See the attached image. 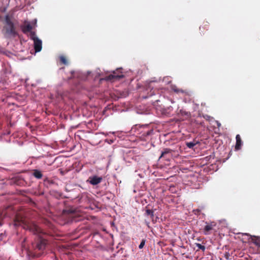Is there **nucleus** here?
Returning a JSON list of instances; mask_svg holds the SVG:
<instances>
[{
  "instance_id": "obj_1",
  "label": "nucleus",
  "mask_w": 260,
  "mask_h": 260,
  "mask_svg": "<svg viewBox=\"0 0 260 260\" xmlns=\"http://www.w3.org/2000/svg\"><path fill=\"white\" fill-rule=\"evenodd\" d=\"M15 226H22L24 229L28 230L34 234H43L42 230L35 223L28 221L24 217L17 214L14 220Z\"/></svg>"
},
{
  "instance_id": "obj_2",
  "label": "nucleus",
  "mask_w": 260,
  "mask_h": 260,
  "mask_svg": "<svg viewBox=\"0 0 260 260\" xmlns=\"http://www.w3.org/2000/svg\"><path fill=\"white\" fill-rule=\"evenodd\" d=\"M6 25L4 27L5 30V35L8 37H15L18 35V33L16 30L14 24L11 21L9 15L5 17Z\"/></svg>"
},
{
  "instance_id": "obj_3",
  "label": "nucleus",
  "mask_w": 260,
  "mask_h": 260,
  "mask_svg": "<svg viewBox=\"0 0 260 260\" xmlns=\"http://www.w3.org/2000/svg\"><path fill=\"white\" fill-rule=\"evenodd\" d=\"M215 226L216 223L214 222H210L209 223L206 222V225L202 230L203 233L205 235L211 234L212 231Z\"/></svg>"
},
{
  "instance_id": "obj_4",
  "label": "nucleus",
  "mask_w": 260,
  "mask_h": 260,
  "mask_svg": "<svg viewBox=\"0 0 260 260\" xmlns=\"http://www.w3.org/2000/svg\"><path fill=\"white\" fill-rule=\"evenodd\" d=\"M171 89L177 94H182L184 95H189L190 91L187 89H182L178 88L176 85L172 84L170 86Z\"/></svg>"
},
{
  "instance_id": "obj_5",
  "label": "nucleus",
  "mask_w": 260,
  "mask_h": 260,
  "mask_svg": "<svg viewBox=\"0 0 260 260\" xmlns=\"http://www.w3.org/2000/svg\"><path fill=\"white\" fill-rule=\"evenodd\" d=\"M103 178L102 177H98L97 176H93L90 177L88 180L89 182L93 185H97L101 182Z\"/></svg>"
},
{
  "instance_id": "obj_6",
  "label": "nucleus",
  "mask_w": 260,
  "mask_h": 260,
  "mask_svg": "<svg viewBox=\"0 0 260 260\" xmlns=\"http://www.w3.org/2000/svg\"><path fill=\"white\" fill-rule=\"evenodd\" d=\"M47 242L43 238H40L36 244V248L39 250H43L46 247Z\"/></svg>"
},
{
  "instance_id": "obj_7",
  "label": "nucleus",
  "mask_w": 260,
  "mask_h": 260,
  "mask_svg": "<svg viewBox=\"0 0 260 260\" xmlns=\"http://www.w3.org/2000/svg\"><path fill=\"white\" fill-rule=\"evenodd\" d=\"M34 49L36 52H40L42 48V42L39 39H36L34 41Z\"/></svg>"
},
{
  "instance_id": "obj_8",
  "label": "nucleus",
  "mask_w": 260,
  "mask_h": 260,
  "mask_svg": "<svg viewBox=\"0 0 260 260\" xmlns=\"http://www.w3.org/2000/svg\"><path fill=\"white\" fill-rule=\"evenodd\" d=\"M124 75L122 74L120 75H116V72H113V74H111L106 77L105 80H114L123 78Z\"/></svg>"
},
{
  "instance_id": "obj_9",
  "label": "nucleus",
  "mask_w": 260,
  "mask_h": 260,
  "mask_svg": "<svg viewBox=\"0 0 260 260\" xmlns=\"http://www.w3.org/2000/svg\"><path fill=\"white\" fill-rule=\"evenodd\" d=\"M236 145H235V150H238L241 149V146L242 144V142L241 137L239 135H237V136L236 137Z\"/></svg>"
},
{
  "instance_id": "obj_10",
  "label": "nucleus",
  "mask_w": 260,
  "mask_h": 260,
  "mask_svg": "<svg viewBox=\"0 0 260 260\" xmlns=\"http://www.w3.org/2000/svg\"><path fill=\"white\" fill-rule=\"evenodd\" d=\"M32 29V26L29 23L21 26L22 31L24 34H26L28 32H30Z\"/></svg>"
},
{
  "instance_id": "obj_11",
  "label": "nucleus",
  "mask_w": 260,
  "mask_h": 260,
  "mask_svg": "<svg viewBox=\"0 0 260 260\" xmlns=\"http://www.w3.org/2000/svg\"><path fill=\"white\" fill-rule=\"evenodd\" d=\"M173 152H175V151L170 148H165L164 150L161 152V155L159 158L160 159L161 158L164 157L167 154H172V153Z\"/></svg>"
},
{
  "instance_id": "obj_12",
  "label": "nucleus",
  "mask_w": 260,
  "mask_h": 260,
  "mask_svg": "<svg viewBox=\"0 0 260 260\" xmlns=\"http://www.w3.org/2000/svg\"><path fill=\"white\" fill-rule=\"evenodd\" d=\"M32 172V175L37 179H41L43 177V174L42 172L37 169L34 170Z\"/></svg>"
},
{
  "instance_id": "obj_13",
  "label": "nucleus",
  "mask_w": 260,
  "mask_h": 260,
  "mask_svg": "<svg viewBox=\"0 0 260 260\" xmlns=\"http://www.w3.org/2000/svg\"><path fill=\"white\" fill-rule=\"evenodd\" d=\"M252 242L257 247L260 248V237L253 236L252 238Z\"/></svg>"
},
{
  "instance_id": "obj_14",
  "label": "nucleus",
  "mask_w": 260,
  "mask_h": 260,
  "mask_svg": "<svg viewBox=\"0 0 260 260\" xmlns=\"http://www.w3.org/2000/svg\"><path fill=\"white\" fill-rule=\"evenodd\" d=\"M204 209V207L201 206L200 207V208L193 210L192 212L195 215H199L200 214L201 210H203Z\"/></svg>"
},
{
  "instance_id": "obj_15",
  "label": "nucleus",
  "mask_w": 260,
  "mask_h": 260,
  "mask_svg": "<svg viewBox=\"0 0 260 260\" xmlns=\"http://www.w3.org/2000/svg\"><path fill=\"white\" fill-rule=\"evenodd\" d=\"M29 37L31 40L35 41L36 40V39H39L37 36L36 34L35 31H31L29 32Z\"/></svg>"
},
{
  "instance_id": "obj_16",
  "label": "nucleus",
  "mask_w": 260,
  "mask_h": 260,
  "mask_svg": "<svg viewBox=\"0 0 260 260\" xmlns=\"http://www.w3.org/2000/svg\"><path fill=\"white\" fill-rule=\"evenodd\" d=\"M197 144V143L194 142H186V145L189 148H193V147Z\"/></svg>"
},
{
  "instance_id": "obj_17",
  "label": "nucleus",
  "mask_w": 260,
  "mask_h": 260,
  "mask_svg": "<svg viewBox=\"0 0 260 260\" xmlns=\"http://www.w3.org/2000/svg\"><path fill=\"white\" fill-rule=\"evenodd\" d=\"M146 214L147 215H150L151 218L154 217V212L152 210L147 209L146 210Z\"/></svg>"
},
{
  "instance_id": "obj_18",
  "label": "nucleus",
  "mask_w": 260,
  "mask_h": 260,
  "mask_svg": "<svg viewBox=\"0 0 260 260\" xmlns=\"http://www.w3.org/2000/svg\"><path fill=\"white\" fill-rule=\"evenodd\" d=\"M59 59H60V61L64 64H67L68 63V61H67V60L66 58V57H64V56H60V57H59Z\"/></svg>"
},
{
  "instance_id": "obj_19",
  "label": "nucleus",
  "mask_w": 260,
  "mask_h": 260,
  "mask_svg": "<svg viewBox=\"0 0 260 260\" xmlns=\"http://www.w3.org/2000/svg\"><path fill=\"white\" fill-rule=\"evenodd\" d=\"M202 117H204V118L207 120H210V118H212L210 116L208 115H197V118H201Z\"/></svg>"
},
{
  "instance_id": "obj_20",
  "label": "nucleus",
  "mask_w": 260,
  "mask_h": 260,
  "mask_svg": "<svg viewBox=\"0 0 260 260\" xmlns=\"http://www.w3.org/2000/svg\"><path fill=\"white\" fill-rule=\"evenodd\" d=\"M196 246L199 249L202 250L203 251H204L205 250V246L204 245H202V244L200 243H196Z\"/></svg>"
},
{
  "instance_id": "obj_21",
  "label": "nucleus",
  "mask_w": 260,
  "mask_h": 260,
  "mask_svg": "<svg viewBox=\"0 0 260 260\" xmlns=\"http://www.w3.org/2000/svg\"><path fill=\"white\" fill-rule=\"evenodd\" d=\"M145 244V240L143 239L140 243V244L139 246V248L140 249H142L143 248L144 245Z\"/></svg>"
},
{
  "instance_id": "obj_22",
  "label": "nucleus",
  "mask_w": 260,
  "mask_h": 260,
  "mask_svg": "<svg viewBox=\"0 0 260 260\" xmlns=\"http://www.w3.org/2000/svg\"><path fill=\"white\" fill-rule=\"evenodd\" d=\"M215 122L217 124V126L218 128L221 126V123L219 121L215 120Z\"/></svg>"
},
{
  "instance_id": "obj_23",
  "label": "nucleus",
  "mask_w": 260,
  "mask_h": 260,
  "mask_svg": "<svg viewBox=\"0 0 260 260\" xmlns=\"http://www.w3.org/2000/svg\"><path fill=\"white\" fill-rule=\"evenodd\" d=\"M152 132H153V131H152V130L148 131L146 132V136H148V135H150Z\"/></svg>"
},
{
  "instance_id": "obj_24",
  "label": "nucleus",
  "mask_w": 260,
  "mask_h": 260,
  "mask_svg": "<svg viewBox=\"0 0 260 260\" xmlns=\"http://www.w3.org/2000/svg\"><path fill=\"white\" fill-rule=\"evenodd\" d=\"M229 256H230V254L228 252H226L225 254V257L226 258V259H229Z\"/></svg>"
},
{
  "instance_id": "obj_25",
  "label": "nucleus",
  "mask_w": 260,
  "mask_h": 260,
  "mask_svg": "<svg viewBox=\"0 0 260 260\" xmlns=\"http://www.w3.org/2000/svg\"><path fill=\"white\" fill-rule=\"evenodd\" d=\"M74 71H72L71 72V74L73 75L74 74Z\"/></svg>"
}]
</instances>
